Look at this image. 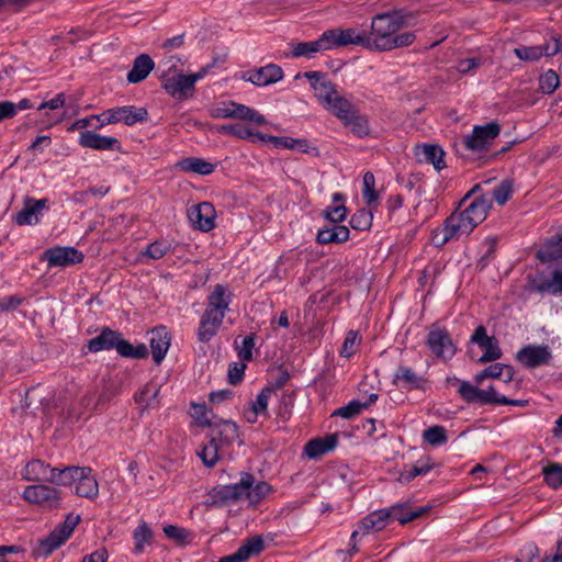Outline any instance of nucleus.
I'll list each match as a JSON object with an SVG mask.
<instances>
[{"instance_id": "nucleus-18", "label": "nucleus", "mask_w": 562, "mask_h": 562, "mask_svg": "<svg viewBox=\"0 0 562 562\" xmlns=\"http://www.w3.org/2000/svg\"><path fill=\"white\" fill-rule=\"evenodd\" d=\"M427 345L439 358L451 359L456 355V346L446 329L432 328L428 334Z\"/></svg>"}, {"instance_id": "nucleus-11", "label": "nucleus", "mask_w": 562, "mask_h": 562, "mask_svg": "<svg viewBox=\"0 0 562 562\" xmlns=\"http://www.w3.org/2000/svg\"><path fill=\"white\" fill-rule=\"evenodd\" d=\"M147 111L145 108L136 106H119L102 112V121L105 124L123 122L126 125H133L146 119Z\"/></svg>"}, {"instance_id": "nucleus-26", "label": "nucleus", "mask_w": 562, "mask_h": 562, "mask_svg": "<svg viewBox=\"0 0 562 562\" xmlns=\"http://www.w3.org/2000/svg\"><path fill=\"white\" fill-rule=\"evenodd\" d=\"M324 108L342 122L352 119L357 110L356 106L340 93L330 100Z\"/></svg>"}, {"instance_id": "nucleus-46", "label": "nucleus", "mask_w": 562, "mask_h": 562, "mask_svg": "<svg viewBox=\"0 0 562 562\" xmlns=\"http://www.w3.org/2000/svg\"><path fill=\"white\" fill-rule=\"evenodd\" d=\"M458 383L459 395L468 403H480L481 390L468 381H460L456 379Z\"/></svg>"}, {"instance_id": "nucleus-63", "label": "nucleus", "mask_w": 562, "mask_h": 562, "mask_svg": "<svg viewBox=\"0 0 562 562\" xmlns=\"http://www.w3.org/2000/svg\"><path fill=\"white\" fill-rule=\"evenodd\" d=\"M273 393V390L270 387L263 389L257 396L256 401L252 403L251 407L255 408L257 412L265 413L268 407V402Z\"/></svg>"}, {"instance_id": "nucleus-8", "label": "nucleus", "mask_w": 562, "mask_h": 562, "mask_svg": "<svg viewBox=\"0 0 562 562\" xmlns=\"http://www.w3.org/2000/svg\"><path fill=\"white\" fill-rule=\"evenodd\" d=\"M255 482V479L249 473H244L239 482L228 485H223L214 490V497L223 503H232L240 499L249 501V488Z\"/></svg>"}, {"instance_id": "nucleus-61", "label": "nucleus", "mask_w": 562, "mask_h": 562, "mask_svg": "<svg viewBox=\"0 0 562 562\" xmlns=\"http://www.w3.org/2000/svg\"><path fill=\"white\" fill-rule=\"evenodd\" d=\"M324 50H330L341 47L339 40V29L325 31L319 37Z\"/></svg>"}, {"instance_id": "nucleus-28", "label": "nucleus", "mask_w": 562, "mask_h": 562, "mask_svg": "<svg viewBox=\"0 0 562 562\" xmlns=\"http://www.w3.org/2000/svg\"><path fill=\"white\" fill-rule=\"evenodd\" d=\"M337 441L336 435L310 440L304 448L305 454L311 459L321 457L331 451L336 447Z\"/></svg>"}, {"instance_id": "nucleus-43", "label": "nucleus", "mask_w": 562, "mask_h": 562, "mask_svg": "<svg viewBox=\"0 0 562 562\" xmlns=\"http://www.w3.org/2000/svg\"><path fill=\"white\" fill-rule=\"evenodd\" d=\"M363 189H362V198L366 203L371 206L379 200V193L375 191V178L374 175L370 171H367L363 175Z\"/></svg>"}, {"instance_id": "nucleus-12", "label": "nucleus", "mask_w": 562, "mask_h": 562, "mask_svg": "<svg viewBox=\"0 0 562 562\" xmlns=\"http://www.w3.org/2000/svg\"><path fill=\"white\" fill-rule=\"evenodd\" d=\"M414 155L419 164H430L437 171L447 167L446 153L436 143H418L414 147Z\"/></svg>"}, {"instance_id": "nucleus-6", "label": "nucleus", "mask_w": 562, "mask_h": 562, "mask_svg": "<svg viewBox=\"0 0 562 562\" xmlns=\"http://www.w3.org/2000/svg\"><path fill=\"white\" fill-rule=\"evenodd\" d=\"M205 75L206 69H201L192 75H176L165 79L164 88L171 97L183 99L194 89L195 82L204 78Z\"/></svg>"}, {"instance_id": "nucleus-10", "label": "nucleus", "mask_w": 562, "mask_h": 562, "mask_svg": "<svg viewBox=\"0 0 562 562\" xmlns=\"http://www.w3.org/2000/svg\"><path fill=\"white\" fill-rule=\"evenodd\" d=\"M301 76L310 80L315 97L323 106L339 93L336 86L331 81L327 80L319 71H306L303 75L297 74L295 78L297 79Z\"/></svg>"}, {"instance_id": "nucleus-29", "label": "nucleus", "mask_w": 562, "mask_h": 562, "mask_svg": "<svg viewBox=\"0 0 562 562\" xmlns=\"http://www.w3.org/2000/svg\"><path fill=\"white\" fill-rule=\"evenodd\" d=\"M120 333L110 328H104L97 337L88 342V350L90 352H99L115 348Z\"/></svg>"}, {"instance_id": "nucleus-31", "label": "nucleus", "mask_w": 562, "mask_h": 562, "mask_svg": "<svg viewBox=\"0 0 562 562\" xmlns=\"http://www.w3.org/2000/svg\"><path fill=\"white\" fill-rule=\"evenodd\" d=\"M239 437L238 426L231 420H223L215 425L213 429V438L221 445H229L236 441Z\"/></svg>"}, {"instance_id": "nucleus-35", "label": "nucleus", "mask_w": 562, "mask_h": 562, "mask_svg": "<svg viewBox=\"0 0 562 562\" xmlns=\"http://www.w3.org/2000/svg\"><path fill=\"white\" fill-rule=\"evenodd\" d=\"M122 357L125 358H134V359H143L147 357L148 350L146 345L138 344L133 346L127 340L121 338V335L117 337V342L114 348Z\"/></svg>"}, {"instance_id": "nucleus-24", "label": "nucleus", "mask_w": 562, "mask_h": 562, "mask_svg": "<svg viewBox=\"0 0 562 562\" xmlns=\"http://www.w3.org/2000/svg\"><path fill=\"white\" fill-rule=\"evenodd\" d=\"M491 207L492 201L490 195L481 194L465 205L463 211L471 218L473 224L477 226L486 218Z\"/></svg>"}, {"instance_id": "nucleus-62", "label": "nucleus", "mask_w": 562, "mask_h": 562, "mask_svg": "<svg viewBox=\"0 0 562 562\" xmlns=\"http://www.w3.org/2000/svg\"><path fill=\"white\" fill-rule=\"evenodd\" d=\"M102 113L99 115H90L88 117L78 120L74 125L72 128L82 130L86 127H92L94 130L102 127L105 125V122L102 120Z\"/></svg>"}, {"instance_id": "nucleus-53", "label": "nucleus", "mask_w": 562, "mask_h": 562, "mask_svg": "<svg viewBox=\"0 0 562 562\" xmlns=\"http://www.w3.org/2000/svg\"><path fill=\"white\" fill-rule=\"evenodd\" d=\"M276 148L290 149L297 153H304L308 155H318V149L313 143H272Z\"/></svg>"}, {"instance_id": "nucleus-44", "label": "nucleus", "mask_w": 562, "mask_h": 562, "mask_svg": "<svg viewBox=\"0 0 562 562\" xmlns=\"http://www.w3.org/2000/svg\"><path fill=\"white\" fill-rule=\"evenodd\" d=\"M344 123L350 127L355 137L362 138L369 134V123L367 117L359 115L357 111L352 119L345 121Z\"/></svg>"}, {"instance_id": "nucleus-1", "label": "nucleus", "mask_w": 562, "mask_h": 562, "mask_svg": "<svg viewBox=\"0 0 562 562\" xmlns=\"http://www.w3.org/2000/svg\"><path fill=\"white\" fill-rule=\"evenodd\" d=\"M408 24V16L398 11L376 14L371 21L370 33L367 34L368 49L389 52L412 45L416 38L414 33H398Z\"/></svg>"}, {"instance_id": "nucleus-30", "label": "nucleus", "mask_w": 562, "mask_h": 562, "mask_svg": "<svg viewBox=\"0 0 562 562\" xmlns=\"http://www.w3.org/2000/svg\"><path fill=\"white\" fill-rule=\"evenodd\" d=\"M378 400V394H370L366 402L359 400H352L347 405L339 407L333 413V416H339L345 419H351L358 416L363 409L368 408Z\"/></svg>"}, {"instance_id": "nucleus-23", "label": "nucleus", "mask_w": 562, "mask_h": 562, "mask_svg": "<svg viewBox=\"0 0 562 562\" xmlns=\"http://www.w3.org/2000/svg\"><path fill=\"white\" fill-rule=\"evenodd\" d=\"M170 340L171 337L166 327L160 326L151 330L149 342L153 359L156 363H160L166 357L170 347Z\"/></svg>"}, {"instance_id": "nucleus-5", "label": "nucleus", "mask_w": 562, "mask_h": 562, "mask_svg": "<svg viewBox=\"0 0 562 562\" xmlns=\"http://www.w3.org/2000/svg\"><path fill=\"white\" fill-rule=\"evenodd\" d=\"M22 498L29 504L38 506L43 509H56L61 505L63 495L55 486L47 484H34L24 488Z\"/></svg>"}, {"instance_id": "nucleus-36", "label": "nucleus", "mask_w": 562, "mask_h": 562, "mask_svg": "<svg viewBox=\"0 0 562 562\" xmlns=\"http://www.w3.org/2000/svg\"><path fill=\"white\" fill-rule=\"evenodd\" d=\"M263 548L265 543L261 536H255L245 540L243 544L237 549V553L241 561L246 562L252 557L258 555L263 550Z\"/></svg>"}, {"instance_id": "nucleus-20", "label": "nucleus", "mask_w": 562, "mask_h": 562, "mask_svg": "<svg viewBox=\"0 0 562 562\" xmlns=\"http://www.w3.org/2000/svg\"><path fill=\"white\" fill-rule=\"evenodd\" d=\"M215 209L209 202H202L188 210V217L194 228L210 232L215 227Z\"/></svg>"}, {"instance_id": "nucleus-38", "label": "nucleus", "mask_w": 562, "mask_h": 562, "mask_svg": "<svg viewBox=\"0 0 562 562\" xmlns=\"http://www.w3.org/2000/svg\"><path fill=\"white\" fill-rule=\"evenodd\" d=\"M339 40L341 47L347 45H358L368 49L366 32H359L358 30L352 27L344 30L339 29Z\"/></svg>"}, {"instance_id": "nucleus-45", "label": "nucleus", "mask_w": 562, "mask_h": 562, "mask_svg": "<svg viewBox=\"0 0 562 562\" xmlns=\"http://www.w3.org/2000/svg\"><path fill=\"white\" fill-rule=\"evenodd\" d=\"M231 132H232L233 136H236V137H239V138L255 137V138H257V140H270V142H273V140H288L286 138H282V137H278V136H268V137H266L262 133L254 132L249 127L240 125V124H237V125L233 126L231 128Z\"/></svg>"}, {"instance_id": "nucleus-4", "label": "nucleus", "mask_w": 562, "mask_h": 562, "mask_svg": "<svg viewBox=\"0 0 562 562\" xmlns=\"http://www.w3.org/2000/svg\"><path fill=\"white\" fill-rule=\"evenodd\" d=\"M475 227L464 211L459 210L446 218L443 227L435 234L434 239L438 246H442L450 240L469 235Z\"/></svg>"}, {"instance_id": "nucleus-14", "label": "nucleus", "mask_w": 562, "mask_h": 562, "mask_svg": "<svg viewBox=\"0 0 562 562\" xmlns=\"http://www.w3.org/2000/svg\"><path fill=\"white\" fill-rule=\"evenodd\" d=\"M79 521L80 516L74 514L67 515L65 521L56 527L50 535L42 541L43 548L48 552L59 548L71 536Z\"/></svg>"}, {"instance_id": "nucleus-34", "label": "nucleus", "mask_w": 562, "mask_h": 562, "mask_svg": "<svg viewBox=\"0 0 562 562\" xmlns=\"http://www.w3.org/2000/svg\"><path fill=\"white\" fill-rule=\"evenodd\" d=\"M178 167L183 171L202 176L211 175L215 169L213 164L196 157L182 159L178 162Z\"/></svg>"}, {"instance_id": "nucleus-58", "label": "nucleus", "mask_w": 562, "mask_h": 562, "mask_svg": "<svg viewBox=\"0 0 562 562\" xmlns=\"http://www.w3.org/2000/svg\"><path fill=\"white\" fill-rule=\"evenodd\" d=\"M159 392V387L156 384H147L145 385L138 393L135 395V400L138 403H143L146 406H150L155 398L157 397Z\"/></svg>"}, {"instance_id": "nucleus-52", "label": "nucleus", "mask_w": 562, "mask_h": 562, "mask_svg": "<svg viewBox=\"0 0 562 562\" xmlns=\"http://www.w3.org/2000/svg\"><path fill=\"white\" fill-rule=\"evenodd\" d=\"M508 402V398L502 394H499L494 386H488L486 390H481L480 392V404H505Z\"/></svg>"}, {"instance_id": "nucleus-56", "label": "nucleus", "mask_w": 562, "mask_h": 562, "mask_svg": "<svg viewBox=\"0 0 562 562\" xmlns=\"http://www.w3.org/2000/svg\"><path fill=\"white\" fill-rule=\"evenodd\" d=\"M212 412L205 406V404L193 403L191 407V416L201 426H211Z\"/></svg>"}, {"instance_id": "nucleus-13", "label": "nucleus", "mask_w": 562, "mask_h": 562, "mask_svg": "<svg viewBox=\"0 0 562 562\" xmlns=\"http://www.w3.org/2000/svg\"><path fill=\"white\" fill-rule=\"evenodd\" d=\"M61 469L52 468L49 464L41 460H32L26 463L22 476L26 481L31 482H50L58 485L59 476L58 472Z\"/></svg>"}, {"instance_id": "nucleus-3", "label": "nucleus", "mask_w": 562, "mask_h": 562, "mask_svg": "<svg viewBox=\"0 0 562 562\" xmlns=\"http://www.w3.org/2000/svg\"><path fill=\"white\" fill-rule=\"evenodd\" d=\"M58 485L74 486L79 497L94 499L99 495V484L89 467H66L58 472Z\"/></svg>"}, {"instance_id": "nucleus-17", "label": "nucleus", "mask_w": 562, "mask_h": 562, "mask_svg": "<svg viewBox=\"0 0 562 562\" xmlns=\"http://www.w3.org/2000/svg\"><path fill=\"white\" fill-rule=\"evenodd\" d=\"M551 358L552 355L548 346L528 345L516 355L517 361L529 369L548 364Z\"/></svg>"}, {"instance_id": "nucleus-21", "label": "nucleus", "mask_w": 562, "mask_h": 562, "mask_svg": "<svg viewBox=\"0 0 562 562\" xmlns=\"http://www.w3.org/2000/svg\"><path fill=\"white\" fill-rule=\"evenodd\" d=\"M44 260L49 267H67L81 262L83 255L75 247H54L44 252Z\"/></svg>"}, {"instance_id": "nucleus-47", "label": "nucleus", "mask_w": 562, "mask_h": 562, "mask_svg": "<svg viewBox=\"0 0 562 562\" xmlns=\"http://www.w3.org/2000/svg\"><path fill=\"white\" fill-rule=\"evenodd\" d=\"M423 437L431 446H440L448 441L447 430L442 426H432L427 428Z\"/></svg>"}, {"instance_id": "nucleus-48", "label": "nucleus", "mask_w": 562, "mask_h": 562, "mask_svg": "<svg viewBox=\"0 0 562 562\" xmlns=\"http://www.w3.org/2000/svg\"><path fill=\"white\" fill-rule=\"evenodd\" d=\"M559 83V76L552 69L547 70L539 78V88L543 93H553L558 89Z\"/></svg>"}, {"instance_id": "nucleus-59", "label": "nucleus", "mask_w": 562, "mask_h": 562, "mask_svg": "<svg viewBox=\"0 0 562 562\" xmlns=\"http://www.w3.org/2000/svg\"><path fill=\"white\" fill-rule=\"evenodd\" d=\"M372 214L366 210H359L350 220V224L355 229L363 231L371 226Z\"/></svg>"}, {"instance_id": "nucleus-49", "label": "nucleus", "mask_w": 562, "mask_h": 562, "mask_svg": "<svg viewBox=\"0 0 562 562\" xmlns=\"http://www.w3.org/2000/svg\"><path fill=\"white\" fill-rule=\"evenodd\" d=\"M220 445L216 442V438H212L211 441L203 447L202 451L199 453L202 461L207 467H213L220 457Z\"/></svg>"}, {"instance_id": "nucleus-42", "label": "nucleus", "mask_w": 562, "mask_h": 562, "mask_svg": "<svg viewBox=\"0 0 562 562\" xmlns=\"http://www.w3.org/2000/svg\"><path fill=\"white\" fill-rule=\"evenodd\" d=\"M324 52L323 44L319 38L311 42L297 43L293 46L292 55L294 57H313L316 53Z\"/></svg>"}, {"instance_id": "nucleus-9", "label": "nucleus", "mask_w": 562, "mask_h": 562, "mask_svg": "<svg viewBox=\"0 0 562 562\" xmlns=\"http://www.w3.org/2000/svg\"><path fill=\"white\" fill-rule=\"evenodd\" d=\"M389 525V514L386 510L380 509L375 510L369 515H367L364 518L361 519V521L358 524V527L352 531L350 537L351 542V551L356 552L357 547L356 542L358 537L364 536L371 532H378L383 530Z\"/></svg>"}, {"instance_id": "nucleus-55", "label": "nucleus", "mask_w": 562, "mask_h": 562, "mask_svg": "<svg viewBox=\"0 0 562 562\" xmlns=\"http://www.w3.org/2000/svg\"><path fill=\"white\" fill-rule=\"evenodd\" d=\"M360 344L359 334L355 330H350L347 333L342 347L340 349V356L345 358H350L355 355L357 347Z\"/></svg>"}, {"instance_id": "nucleus-15", "label": "nucleus", "mask_w": 562, "mask_h": 562, "mask_svg": "<svg viewBox=\"0 0 562 562\" xmlns=\"http://www.w3.org/2000/svg\"><path fill=\"white\" fill-rule=\"evenodd\" d=\"M241 78L258 87H266L280 81L283 78V70L276 64H268L263 67L247 70Z\"/></svg>"}, {"instance_id": "nucleus-33", "label": "nucleus", "mask_w": 562, "mask_h": 562, "mask_svg": "<svg viewBox=\"0 0 562 562\" xmlns=\"http://www.w3.org/2000/svg\"><path fill=\"white\" fill-rule=\"evenodd\" d=\"M349 229L344 225H333L331 227L321 229L317 234L319 244L344 243L349 238Z\"/></svg>"}, {"instance_id": "nucleus-41", "label": "nucleus", "mask_w": 562, "mask_h": 562, "mask_svg": "<svg viewBox=\"0 0 562 562\" xmlns=\"http://www.w3.org/2000/svg\"><path fill=\"white\" fill-rule=\"evenodd\" d=\"M513 191V181L505 179L494 187L488 195L497 204L504 205L512 198Z\"/></svg>"}, {"instance_id": "nucleus-22", "label": "nucleus", "mask_w": 562, "mask_h": 562, "mask_svg": "<svg viewBox=\"0 0 562 562\" xmlns=\"http://www.w3.org/2000/svg\"><path fill=\"white\" fill-rule=\"evenodd\" d=\"M560 52L559 43L555 41L554 47L549 43L533 46H519L514 49L517 58L524 61H537L543 56H554Z\"/></svg>"}, {"instance_id": "nucleus-51", "label": "nucleus", "mask_w": 562, "mask_h": 562, "mask_svg": "<svg viewBox=\"0 0 562 562\" xmlns=\"http://www.w3.org/2000/svg\"><path fill=\"white\" fill-rule=\"evenodd\" d=\"M66 101H67L66 94L64 92H60V93H57L50 100L42 102L37 106V110L38 111H45V110L57 111V110H61V109L66 108L65 114H68L70 106L67 105Z\"/></svg>"}, {"instance_id": "nucleus-60", "label": "nucleus", "mask_w": 562, "mask_h": 562, "mask_svg": "<svg viewBox=\"0 0 562 562\" xmlns=\"http://www.w3.org/2000/svg\"><path fill=\"white\" fill-rule=\"evenodd\" d=\"M271 492V486L266 482H258L252 485H250L249 488V502L250 503H258L260 502L265 496H267Z\"/></svg>"}, {"instance_id": "nucleus-37", "label": "nucleus", "mask_w": 562, "mask_h": 562, "mask_svg": "<svg viewBox=\"0 0 562 562\" xmlns=\"http://www.w3.org/2000/svg\"><path fill=\"white\" fill-rule=\"evenodd\" d=\"M153 539V532L145 521H140L133 531L134 553L140 554L145 547L149 546Z\"/></svg>"}, {"instance_id": "nucleus-57", "label": "nucleus", "mask_w": 562, "mask_h": 562, "mask_svg": "<svg viewBox=\"0 0 562 562\" xmlns=\"http://www.w3.org/2000/svg\"><path fill=\"white\" fill-rule=\"evenodd\" d=\"M540 291H547L552 294L562 293V267L557 269L551 280L544 281L540 286Z\"/></svg>"}, {"instance_id": "nucleus-27", "label": "nucleus", "mask_w": 562, "mask_h": 562, "mask_svg": "<svg viewBox=\"0 0 562 562\" xmlns=\"http://www.w3.org/2000/svg\"><path fill=\"white\" fill-rule=\"evenodd\" d=\"M154 60L146 54H142L135 58L133 67L127 74V80L132 83H137L147 78L154 69Z\"/></svg>"}, {"instance_id": "nucleus-7", "label": "nucleus", "mask_w": 562, "mask_h": 562, "mask_svg": "<svg viewBox=\"0 0 562 562\" xmlns=\"http://www.w3.org/2000/svg\"><path fill=\"white\" fill-rule=\"evenodd\" d=\"M214 113L218 117H237L259 125L266 123L265 116L256 110L231 100L218 103Z\"/></svg>"}, {"instance_id": "nucleus-32", "label": "nucleus", "mask_w": 562, "mask_h": 562, "mask_svg": "<svg viewBox=\"0 0 562 562\" xmlns=\"http://www.w3.org/2000/svg\"><path fill=\"white\" fill-rule=\"evenodd\" d=\"M395 380L408 390L423 389L425 384V379L408 367H400L395 373Z\"/></svg>"}, {"instance_id": "nucleus-25", "label": "nucleus", "mask_w": 562, "mask_h": 562, "mask_svg": "<svg viewBox=\"0 0 562 562\" xmlns=\"http://www.w3.org/2000/svg\"><path fill=\"white\" fill-rule=\"evenodd\" d=\"M384 509L389 514V524L397 520L402 525L420 517L427 512L426 507L412 508L407 504H395Z\"/></svg>"}, {"instance_id": "nucleus-40", "label": "nucleus", "mask_w": 562, "mask_h": 562, "mask_svg": "<svg viewBox=\"0 0 562 562\" xmlns=\"http://www.w3.org/2000/svg\"><path fill=\"white\" fill-rule=\"evenodd\" d=\"M485 373L488 378L499 379L508 384L514 380L515 371L513 367L497 362L485 368Z\"/></svg>"}, {"instance_id": "nucleus-16", "label": "nucleus", "mask_w": 562, "mask_h": 562, "mask_svg": "<svg viewBox=\"0 0 562 562\" xmlns=\"http://www.w3.org/2000/svg\"><path fill=\"white\" fill-rule=\"evenodd\" d=\"M47 199L35 200L26 196L22 210L13 215L14 223L19 226L37 224L43 210L47 207Z\"/></svg>"}, {"instance_id": "nucleus-19", "label": "nucleus", "mask_w": 562, "mask_h": 562, "mask_svg": "<svg viewBox=\"0 0 562 562\" xmlns=\"http://www.w3.org/2000/svg\"><path fill=\"white\" fill-rule=\"evenodd\" d=\"M456 154L468 161L486 162L494 156L492 143H454Z\"/></svg>"}, {"instance_id": "nucleus-54", "label": "nucleus", "mask_w": 562, "mask_h": 562, "mask_svg": "<svg viewBox=\"0 0 562 562\" xmlns=\"http://www.w3.org/2000/svg\"><path fill=\"white\" fill-rule=\"evenodd\" d=\"M543 476L546 483L558 488L562 485V465L553 464L543 469Z\"/></svg>"}, {"instance_id": "nucleus-39", "label": "nucleus", "mask_w": 562, "mask_h": 562, "mask_svg": "<svg viewBox=\"0 0 562 562\" xmlns=\"http://www.w3.org/2000/svg\"><path fill=\"white\" fill-rule=\"evenodd\" d=\"M501 126L496 122H490L484 125H475L472 136L469 140H488L499 135Z\"/></svg>"}, {"instance_id": "nucleus-50", "label": "nucleus", "mask_w": 562, "mask_h": 562, "mask_svg": "<svg viewBox=\"0 0 562 562\" xmlns=\"http://www.w3.org/2000/svg\"><path fill=\"white\" fill-rule=\"evenodd\" d=\"M487 341L488 342L485 344V346L481 347L483 355L479 358L480 363L498 360L503 355L495 337L492 336V340Z\"/></svg>"}, {"instance_id": "nucleus-64", "label": "nucleus", "mask_w": 562, "mask_h": 562, "mask_svg": "<svg viewBox=\"0 0 562 562\" xmlns=\"http://www.w3.org/2000/svg\"><path fill=\"white\" fill-rule=\"evenodd\" d=\"M168 249L169 246L167 244L156 241L147 247L144 255L156 260L162 258L167 254Z\"/></svg>"}, {"instance_id": "nucleus-2", "label": "nucleus", "mask_w": 562, "mask_h": 562, "mask_svg": "<svg viewBox=\"0 0 562 562\" xmlns=\"http://www.w3.org/2000/svg\"><path fill=\"white\" fill-rule=\"evenodd\" d=\"M232 302V292L223 284H216L207 296V305L198 327V339L210 341L220 330Z\"/></svg>"}]
</instances>
